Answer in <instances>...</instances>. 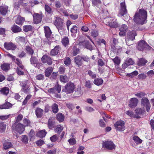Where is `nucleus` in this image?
Here are the masks:
<instances>
[{
    "instance_id": "nucleus-40",
    "label": "nucleus",
    "mask_w": 154,
    "mask_h": 154,
    "mask_svg": "<svg viewBox=\"0 0 154 154\" xmlns=\"http://www.w3.org/2000/svg\"><path fill=\"white\" fill-rule=\"evenodd\" d=\"M45 9L46 12L48 14H51L52 13L53 11L51 7L48 5H45Z\"/></svg>"
},
{
    "instance_id": "nucleus-14",
    "label": "nucleus",
    "mask_w": 154,
    "mask_h": 154,
    "mask_svg": "<svg viewBox=\"0 0 154 154\" xmlns=\"http://www.w3.org/2000/svg\"><path fill=\"white\" fill-rule=\"evenodd\" d=\"M138 102V100L136 98H131L130 100L129 106L132 108H134L137 106Z\"/></svg>"
},
{
    "instance_id": "nucleus-31",
    "label": "nucleus",
    "mask_w": 154,
    "mask_h": 154,
    "mask_svg": "<svg viewBox=\"0 0 154 154\" xmlns=\"http://www.w3.org/2000/svg\"><path fill=\"white\" fill-rule=\"evenodd\" d=\"M43 110L40 108H38L35 110V114L38 118H41L43 114Z\"/></svg>"
},
{
    "instance_id": "nucleus-18",
    "label": "nucleus",
    "mask_w": 154,
    "mask_h": 154,
    "mask_svg": "<svg viewBox=\"0 0 154 154\" xmlns=\"http://www.w3.org/2000/svg\"><path fill=\"white\" fill-rule=\"evenodd\" d=\"M22 86V89L23 91L26 93H29L30 92L29 86L26 85V83H21L20 84Z\"/></svg>"
},
{
    "instance_id": "nucleus-47",
    "label": "nucleus",
    "mask_w": 154,
    "mask_h": 154,
    "mask_svg": "<svg viewBox=\"0 0 154 154\" xmlns=\"http://www.w3.org/2000/svg\"><path fill=\"white\" fill-rule=\"evenodd\" d=\"M138 74V72L137 71L135 70L131 73H127L126 75L127 76L132 78L134 75H137Z\"/></svg>"
},
{
    "instance_id": "nucleus-52",
    "label": "nucleus",
    "mask_w": 154,
    "mask_h": 154,
    "mask_svg": "<svg viewBox=\"0 0 154 154\" xmlns=\"http://www.w3.org/2000/svg\"><path fill=\"white\" fill-rule=\"evenodd\" d=\"M91 35L94 38H96L98 35V32L95 30H92L91 32Z\"/></svg>"
},
{
    "instance_id": "nucleus-43",
    "label": "nucleus",
    "mask_w": 154,
    "mask_h": 154,
    "mask_svg": "<svg viewBox=\"0 0 154 154\" xmlns=\"http://www.w3.org/2000/svg\"><path fill=\"white\" fill-rule=\"evenodd\" d=\"M6 125L3 122L0 123V132H4L5 130Z\"/></svg>"
},
{
    "instance_id": "nucleus-32",
    "label": "nucleus",
    "mask_w": 154,
    "mask_h": 154,
    "mask_svg": "<svg viewBox=\"0 0 154 154\" xmlns=\"http://www.w3.org/2000/svg\"><path fill=\"white\" fill-rule=\"evenodd\" d=\"M103 83V80L101 78L95 79L94 81V84L97 86L102 85Z\"/></svg>"
},
{
    "instance_id": "nucleus-16",
    "label": "nucleus",
    "mask_w": 154,
    "mask_h": 154,
    "mask_svg": "<svg viewBox=\"0 0 154 154\" xmlns=\"http://www.w3.org/2000/svg\"><path fill=\"white\" fill-rule=\"evenodd\" d=\"M128 29V27L126 25H122L119 28L120 32L119 33V35L120 36H124L127 32Z\"/></svg>"
},
{
    "instance_id": "nucleus-56",
    "label": "nucleus",
    "mask_w": 154,
    "mask_h": 154,
    "mask_svg": "<svg viewBox=\"0 0 154 154\" xmlns=\"http://www.w3.org/2000/svg\"><path fill=\"white\" fill-rule=\"evenodd\" d=\"M134 40L126 38V42L127 45H131L134 44L133 40Z\"/></svg>"
},
{
    "instance_id": "nucleus-42",
    "label": "nucleus",
    "mask_w": 154,
    "mask_h": 154,
    "mask_svg": "<svg viewBox=\"0 0 154 154\" xmlns=\"http://www.w3.org/2000/svg\"><path fill=\"white\" fill-rule=\"evenodd\" d=\"M0 91L3 94L7 95L9 92V88L7 87H4Z\"/></svg>"
},
{
    "instance_id": "nucleus-34",
    "label": "nucleus",
    "mask_w": 154,
    "mask_h": 154,
    "mask_svg": "<svg viewBox=\"0 0 154 154\" xmlns=\"http://www.w3.org/2000/svg\"><path fill=\"white\" fill-rule=\"evenodd\" d=\"M62 43L65 46L68 45L69 43V40L68 38L67 37H64L62 40Z\"/></svg>"
},
{
    "instance_id": "nucleus-20",
    "label": "nucleus",
    "mask_w": 154,
    "mask_h": 154,
    "mask_svg": "<svg viewBox=\"0 0 154 154\" xmlns=\"http://www.w3.org/2000/svg\"><path fill=\"white\" fill-rule=\"evenodd\" d=\"M45 35L47 38H49L51 34V31L48 26H44Z\"/></svg>"
},
{
    "instance_id": "nucleus-35",
    "label": "nucleus",
    "mask_w": 154,
    "mask_h": 154,
    "mask_svg": "<svg viewBox=\"0 0 154 154\" xmlns=\"http://www.w3.org/2000/svg\"><path fill=\"white\" fill-rule=\"evenodd\" d=\"M51 108L53 112L54 113H57L59 110L58 106L57 104L55 103L53 104Z\"/></svg>"
},
{
    "instance_id": "nucleus-3",
    "label": "nucleus",
    "mask_w": 154,
    "mask_h": 154,
    "mask_svg": "<svg viewBox=\"0 0 154 154\" xmlns=\"http://www.w3.org/2000/svg\"><path fill=\"white\" fill-rule=\"evenodd\" d=\"M75 88L74 84L71 82H69L66 84L63 89L62 91L65 92L67 94L72 93L73 92Z\"/></svg>"
},
{
    "instance_id": "nucleus-46",
    "label": "nucleus",
    "mask_w": 154,
    "mask_h": 154,
    "mask_svg": "<svg viewBox=\"0 0 154 154\" xmlns=\"http://www.w3.org/2000/svg\"><path fill=\"white\" fill-rule=\"evenodd\" d=\"M64 63L67 66H69L71 63V60L69 57H66L64 58Z\"/></svg>"
},
{
    "instance_id": "nucleus-61",
    "label": "nucleus",
    "mask_w": 154,
    "mask_h": 154,
    "mask_svg": "<svg viewBox=\"0 0 154 154\" xmlns=\"http://www.w3.org/2000/svg\"><path fill=\"white\" fill-rule=\"evenodd\" d=\"M82 59L84 61L88 62L90 60V58L87 56L83 55L81 56Z\"/></svg>"
},
{
    "instance_id": "nucleus-39",
    "label": "nucleus",
    "mask_w": 154,
    "mask_h": 154,
    "mask_svg": "<svg viewBox=\"0 0 154 154\" xmlns=\"http://www.w3.org/2000/svg\"><path fill=\"white\" fill-rule=\"evenodd\" d=\"M64 116L61 113H59L57 115V119L59 122H63L64 119Z\"/></svg>"
},
{
    "instance_id": "nucleus-30",
    "label": "nucleus",
    "mask_w": 154,
    "mask_h": 154,
    "mask_svg": "<svg viewBox=\"0 0 154 154\" xmlns=\"http://www.w3.org/2000/svg\"><path fill=\"white\" fill-rule=\"evenodd\" d=\"M47 132L45 131V130H43L38 132L36 134V135L37 137L40 138H43L45 136Z\"/></svg>"
},
{
    "instance_id": "nucleus-62",
    "label": "nucleus",
    "mask_w": 154,
    "mask_h": 154,
    "mask_svg": "<svg viewBox=\"0 0 154 154\" xmlns=\"http://www.w3.org/2000/svg\"><path fill=\"white\" fill-rule=\"evenodd\" d=\"M30 121L29 120H28L27 119H24L23 120V124L24 125L23 126H24V127L25 128V127L26 126L29 125L30 124Z\"/></svg>"
},
{
    "instance_id": "nucleus-7",
    "label": "nucleus",
    "mask_w": 154,
    "mask_h": 154,
    "mask_svg": "<svg viewBox=\"0 0 154 154\" xmlns=\"http://www.w3.org/2000/svg\"><path fill=\"white\" fill-rule=\"evenodd\" d=\"M115 147L114 144L112 141H106L103 143V147L108 149H113L115 148Z\"/></svg>"
},
{
    "instance_id": "nucleus-5",
    "label": "nucleus",
    "mask_w": 154,
    "mask_h": 154,
    "mask_svg": "<svg viewBox=\"0 0 154 154\" xmlns=\"http://www.w3.org/2000/svg\"><path fill=\"white\" fill-rule=\"evenodd\" d=\"M141 103L142 105L143 106V107H145L146 111L147 112H149L151 107V105L148 99L146 97L142 98L141 100Z\"/></svg>"
},
{
    "instance_id": "nucleus-9",
    "label": "nucleus",
    "mask_w": 154,
    "mask_h": 154,
    "mask_svg": "<svg viewBox=\"0 0 154 154\" xmlns=\"http://www.w3.org/2000/svg\"><path fill=\"white\" fill-rule=\"evenodd\" d=\"M145 110L144 108L136 109L135 112V118H140L144 113Z\"/></svg>"
},
{
    "instance_id": "nucleus-2",
    "label": "nucleus",
    "mask_w": 154,
    "mask_h": 154,
    "mask_svg": "<svg viewBox=\"0 0 154 154\" xmlns=\"http://www.w3.org/2000/svg\"><path fill=\"white\" fill-rule=\"evenodd\" d=\"M54 24L60 34H63L64 31L63 20L59 17L56 18L54 22Z\"/></svg>"
},
{
    "instance_id": "nucleus-27",
    "label": "nucleus",
    "mask_w": 154,
    "mask_h": 154,
    "mask_svg": "<svg viewBox=\"0 0 154 154\" xmlns=\"http://www.w3.org/2000/svg\"><path fill=\"white\" fill-rule=\"evenodd\" d=\"M53 68L51 67H49L47 68L45 72V75L46 77L49 76L52 72Z\"/></svg>"
},
{
    "instance_id": "nucleus-53",
    "label": "nucleus",
    "mask_w": 154,
    "mask_h": 154,
    "mask_svg": "<svg viewBox=\"0 0 154 154\" xmlns=\"http://www.w3.org/2000/svg\"><path fill=\"white\" fill-rule=\"evenodd\" d=\"M125 62L128 65H133L134 63V62L131 58H128L126 59Z\"/></svg>"
},
{
    "instance_id": "nucleus-25",
    "label": "nucleus",
    "mask_w": 154,
    "mask_h": 154,
    "mask_svg": "<svg viewBox=\"0 0 154 154\" xmlns=\"http://www.w3.org/2000/svg\"><path fill=\"white\" fill-rule=\"evenodd\" d=\"M60 48L59 47V46H56L54 49L51 50V52L50 54L52 56H55L57 54L59 50H60Z\"/></svg>"
},
{
    "instance_id": "nucleus-41",
    "label": "nucleus",
    "mask_w": 154,
    "mask_h": 154,
    "mask_svg": "<svg viewBox=\"0 0 154 154\" xmlns=\"http://www.w3.org/2000/svg\"><path fill=\"white\" fill-rule=\"evenodd\" d=\"M1 67L3 70L6 71L9 69L10 65L8 63H4L1 65Z\"/></svg>"
},
{
    "instance_id": "nucleus-50",
    "label": "nucleus",
    "mask_w": 154,
    "mask_h": 154,
    "mask_svg": "<svg viewBox=\"0 0 154 154\" xmlns=\"http://www.w3.org/2000/svg\"><path fill=\"white\" fill-rule=\"evenodd\" d=\"M112 60L117 65H119L120 63V60L118 57H116L112 59Z\"/></svg>"
},
{
    "instance_id": "nucleus-28",
    "label": "nucleus",
    "mask_w": 154,
    "mask_h": 154,
    "mask_svg": "<svg viewBox=\"0 0 154 154\" xmlns=\"http://www.w3.org/2000/svg\"><path fill=\"white\" fill-rule=\"evenodd\" d=\"M11 30L14 33H17L20 32L21 30V29L18 26L14 25L11 27Z\"/></svg>"
},
{
    "instance_id": "nucleus-59",
    "label": "nucleus",
    "mask_w": 154,
    "mask_h": 154,
    "mask_svg": "<svg viewBox=\"0 0 154 154\" xmlns=\"http://www.w3.org/2000/svg\"><path fill=\"white\" fill-rule=\"evenodd\" d=\"M92 84V82L88 80L85 83V86L86 87L90 88L91 87V85Z\"/></svg>"
},
{
    "instance_id": "nucleus-22",
    "label": "nucleus",
    "mask_w": 154,
    "mask_h": 154,
    "mask_svg": "<svg viewBox=\"0 0 154 154\" xmlns=\"http://www.w3.org/2000/svg\"><path fill=\"white\" fill-rule=\"evenodd\" d=\"M8 6L3 5L0 7V13L3 15H5L8 11Z\"/></svg>"
},
{
    "instance_id": "nucleus-48",
    "label": "nucleus",
    "mask_w": 154,
    "mask_h": 154,
    "mask_svg": "<svg viewBox=\"0 0 154 154\" xmlns=\"http://www.w3.org/2000/svg\"><path fill=\"white\" fill-rule=\"evenodd\" d=\"M79 52V48L75 47H73L72 48V54L73 56H75Z\"/></svg>"
},
{
    "instance_id": "nucleus-64",
    "label": "nucleus",
    "mask_w": 154,
    "mask_h": 154,
    "mask_svg": "<svg viewBox=\"0 0 154 154\" xmlns=\"http://www.w3.org/2000/svg\"><path fill=\"white\" fill-rule=\"evenodd\" d=\"M138 77L139 79L143 80L145 79L146 76V74L144 73H141L138 75Z\"/></svg>"
},
{
    "instance_id": "nucleus-44",
    "label": "nucleus",
    "mask_w": 154,
    "mask_h": 154,
    "mask_svg": "<svg viewBox=\"0 0 154 154\" xmlns=\"http://www.w3.org/2000/svg\"><path fill=\"white\" fill-rule=\"evenodd\" d=\"M52 118H50L48 119V125L49 128H52L53 127L54 125L53 119H52Z\"/></svg>"
},
{
    "instance_id": "nucleus-15",
    "label": "nucleus",
    "mask_w": 154,
    "mask_h": 154,
    "mask_svg": "<svg viewBox=\"0 0 154 154\" xmlns=\"http://www.w3.org/2000/svg\"><path fill=\"white\" fill-rule=\"evenodd\" d=\"M148 45L144 41L142 40L140 41L137 46V48L140 51H143L144 48L147 46Z\"/></svg>"
},
{
    "instance_id": "nucleus-10",
    "label": "nucleus",
    "mask_w": 154,
    "mask_h": 154,
    "mask_svg": "<svg viewBox=\"0 0 154 154\" xmlns=\"http://www.w3.org/2000/svg\"><path fill=\"white\" fill-rule=\"evenodd\" d=\"M33 22L35 24H38L41 22L42 17V14L38 13H35L33 15Z\"/></svg>"
},
{
    "instance_id": "nucleus-24",
    "label": "nucleus",
    "mask_w": 154,
    "mask_h": 154,
    "mask_svg": "<svg viewBox=\"0 0 154 154\" xmlns=\"http://www.w3.org/2000/svg\"><path fill=\"white\" fill-rule=\"evenodd\" d=\"M31 64L36 66L38 63V59L35 57L32 56L30 59Z\"/></svg>"
},
{
    "instance_id": "nucleus-60",
    "label": "nucleus",
    "mask_w": 154,
    "mask_h": 154,
    "mask_svg": "<svg viewBox=\"0 0 154 154\" xmlns=\"http://www.w3.org/2000/svg\"><path fill=\"white\" fill-rule=\"evenodd\" d=\"M16 40L19 42H24L25 38L23 37L18 36L16 38Z\"/></svg>"
},
{
    "instance_id": "nucleus-63",
    "label": "nucleus",
    "mask_w": 154,
    "mask_h": 154,
    "mask_svg": "<svg viewBox=\"0 0 154 154\" xmlns=\"http://www.w3.org/2000/svg\"><path fill=\"white\" fill-rule=\"evenodd\" d=\"M44 78V76L42 74H38L36 76V78L37 80H43Z\"/></svg>"
},
{
    "instance_id": "nucleus-36",
    "label": "nucleus",
    "mask_w": 154,
    "mask_h": 154,
    "mask_svg": "<svg viewBox=\"0 0 154 154\" xmlns=\"http://www.w3.org/2000/svg\"><path fill=\"white\" fill-rule=\"evenodd\" d=\"M147 62V61L144 59H140L138 63V65L139 66H143L145 65Z\"/></svg>"
},
{
    "instance_id": "nucleus-21",
    "label": "nucleus",
    "mask_w": 154,
    "mask_h": 154,
    "mask_svg": "<svg viewBox=\"0 0 154 154\" xmlns=\"http://www.w3.org/2000/svg\"><path fill=\"white\" fill-rule=\"evenodd\" d=\"M137 35L136 32L134 31H129L128 33L126 38L134 40L135 36Z\"/></svg>"
},
{
    "instance_id": "nucleus-12",
    "label": "nucleus",
    "mask_w": 154,
    "mask_h": 154,
    "mask_svg": "<svg viewBox=\"0 0 154 154\" xmlns=\"http://www.w3.org/2000/svg\"><path fill=\"white\" fill-rule=\"evenodd\" d=\"M42 62L44 63H47L50 65L52 63V59L46 55H43L41 59Z\"/></svg>"
},
{
    "instance_id": "nucleus-57",
    "label": "nucleus",
    "mask_w": 154,
    "mask_h": 154,
    "mask_svg": "<svg viewBox=\"0 0 154 154\" xmlns=\"http://www.w3.org/2000/svg\"><path fill=\"white\" fill-rule=\"evenodd\" d=\"M126 113L131 117L135 118V114H134L132 111H128L126 112Z\"/></svg>"
},
{
    "instance_id": "nucleus-29",
    "label": "nucleus",
    "mask_w": 154,
    "mask_h": 154,
    "mask_svg": "<svg viewBox=\"0 0 154 154\" xmlns=\"http://www.w3.org/2000/svg\"><path fill=\"white\" fill-rule=\"evenodd\" d=\"M25 20L23 17L18 16L15 20V23L18 25H22Z\"/></svg>"
},
{
    "instance_id": "nucleus-26",
    "label": "nucleus",
    "mask_w": 154,
    "mask_h": 154,
    "mask_svg": "<svg viewBox=\"0 0 154 154\" xmlns=\"http://www.w3.org/2000/svg\"><path fill=\"white\" fill-rule=\"evenodd\" d=\"M13 145L12 143L8 141H6L3 143V147L5 150L7 149L12 147Z\"/></svg>"
},
{
    "instance_id": "nucleus-54",
    "label": "nucleus",
    "mask_w": 154,
    "mask_h": 154,
    "mask_svg": "<svg viewBox=\"0 0 154 154\" xmlns=\"http://www.w3.org/2000/svg\"><path fill=\"white\" fill-rule=\"evenodd\" d=\"M78 28L76 26H73L71 28L70 31L73 34H75L77 32Z\"/></svg>"
},
{
    "instance_id": "nucleus-45",
    "label": "nucleus",
    "mask_w": 154,
    "mask_h": 154,
    "mask_svg": "<svg viewBox=\"0 0 154 154\" xmlns=\"http://www.w3.org/2000/svg\"><path fill=\"white\" fill-rule=\"evenodd\" d=\"M63 129V127L60 125H57L55 129V132L56 133L60 134Z\"/></svg>"
},
{
    "instance_id": "nucleus-8",
    "label": "nucleus",
    "mask_w": 154,
    "mask_h": 154,
    "mask_svg": "<svg viewBox=\"0 0 154 154\" xmlns=\"http://www.w3.org/2000/svg\"><path fill=\"white\" fill-rule=\"evenodd\" d=\"M120 5V9L119 11V14L120 16H123L127 13L125 2H123L121 3Z\"/></svg>"
},
{
    "instance_id": "nucleus-38",
    "label": "nucleus",
    "mask_w": 154,
    "mask_h": 154,
    "mask_svg": "<svg viewBox=\"0 0 154 154\" xmlns=\"http://www.w3.org/2000/svg\"><path fill=\"white\" fill-rule=\"evenodd\" d=\"M32 29V27L30 25H26L23 26V30L26 32L31 31Z\"/></svg>"
},
{
    "instance_id": "nucleus-51",
    "label": "nucleus",
    "mask_w": 154,
    "mask_h": 154,
    "mask_svg": "<svg viewBox=\"0 0 154 154\" xmlns=\"http://www.w3.org/2000/svg\"><path fill=\"white\" fill-rule=\"evenodd\" d=\"M92 2L93 5L96 7L98 6L101 3L100 0H92Z\"/></svg>"
},
{
    "instance_id": "nucleus-49",
    "label": "nucleus",
    "mask_w": 154,
    "mask_h": 154,
    "mask_svg": "<svg viewBox=\"0 0 154 154\" xmlns=\"http://www.w3.org/2000/svg\"><path fill=\"white\" fill-rule=\"evenodd\" d=\"M133 140L137 144L141 143L142 140L137 136H134L133 138Z\"/></svg>"
},
{
    "instance_id": "nucleus-1",
    "label": "nucleus",
    "mask_w": 154,
    "mask_h": 154,
    "mask_svg": "<svg viewBox=\"0 0 154 154\" xmlns=\"http://www.w3.org/2000/svg\"><path fill=\"white\" fill-rule=\"evenodd\" d=\"M147 13L146 11L143 9H140L137 12L134 16V21L138 24H143L147 18Z\"/></svg>"
},
{
    "instance_id": "nucleus-19",
    "label": "nucleus",
    "mask_w": 154,
    "mask_h": 154,
    "mask_svg": "<svg viewBox=\"0 0 154 154\" xmlns=\"http://www.w3.org/2000/svg\"><path fill=\"white\" fill-rule=\"evenodd\" d=\"M78 45L85 47L86 45L88 43V41L85 40L83 36L81 37L79 40Z\"/></svg>"
},
{
    "instance_id": "nucleus-4",
    "label": "nucleus",
    "mask_w": 154,
    "mask_h": 154,
    "mask_svg": "<svg viewBox=\"0 0 154 154\" xmlns=\"http://www.w3.org/2000/svg\"><path fill=\"white\" fill-rule=\"evenodd\" d=\"M12 129H14L20 134H21L25 130V128L23 125L20 123H16L14 122L12 127Z\"/></svg>"
},
{
    "instance_id": "nucleus-58",
    "label": "nucleus",
    "mask_w": 154,
    "mask_h": 154,
    "mask_svg": "<svg viewBox=\"0 0 154 154\" xmlns=\"http://www.w3.org/2000/svg\"><path fill=\"white\" fill-rule=\"evenodd\" d=\"M88 74L91 77L92 79L95 78L96 76V74L93 72L91 70L88 71Z\"/></svg>"
},
{
    "instance_id": "nucleus-6",
    "label": "nucleus",
    "mask_w": 154,
    "mask_h": 154,
    "mask_svg": "<svg viewBox=\"0 0 154 154\" xmlns=\"http://www.w3.org/2000/svg\"><path fill=\"white\" fill-rule=\"evenodd\" d=\"M125 123L122 120L117 121L114 125L115 128L120 131H123L125 129Z\"/></svg>"
},
{
    "instance_id": "nucleus-17",
    "label": "nucleus",
    "mask_w": 154,
    "mask_h": 154,
    "mask_svg": "<svg viewBox=\"0 0 154 154\" xmlns=\"http://www.w3.org/2000/svg\"><path fill=\"white\" fill-rule=\"evenodd\" d=\"M82 60L81 56L79 55L77 56L74 58V61L75 63L78 66H81L83 64V62Z\"/></svg>"
},
{
    "instance_id": "nucleus-55",
    "label": "nucleus",
    "mask_w": 154,
    "mask_h": 154,
    "mask_svg": "<svg viewBox=\"0 0 154 154\" xmlns=\"http://www.w3.org/2000/svg\"><path fill=\"white\" fill-rule=\"evenodd\" d=\"M69 143L71 145H74L76 143V141L74 138H72L68 140Z\"/></svg>"
},
{
    "instance_id": "nucleus-33",
    "label": "nucleus",
    "mask_w": 154,
    "mask_h": 154,
    "mask_svg": "<svg viewBox=\"0 0 154 154\" xmlns=\"http://www.w3.org/2000/svg\"><path fill=\"white\" fill-rule=\"evenodd\" d=\"M26 50L27 54L30 55H32L34 51L28 45L26 46Z\"/></svg>"
},
{
    "instance_id": "nucleus-23",
    "label": "nucleus",
    "mask_w": 154,
    "mask_h": 154,
    "mask_svg": "<svg viewBox=\"0 0 154 154\" xmlns=\"http://www.w3.org/2000/svg\"><path fill=\"white\" fill-rule=\"evenodd\" d=\"M12 106V104L9 102L6 101L5 103L0 105V109H8L11 108Z\"/></svg>"
},
{
    "instance_id": "nucleus-11",
    "label": "nucleus",
    "mask_w": 154,
    "mask_h": 154,
    "mask_svg": "<svg viewBox=\"0 0 154 154\" xmlns=\"http://www.w3.org/2000/svg\"><path fill=\"white\" fill-rule=\"evenodd\" d=\"M106 25L109 26L110 27L113 28H116L118 26V24L116 22L112 21L113 20H111L110 18L107 17L106 19Z\"/></svg>"
},
{
    "instance_id": "nucleus-37",
    "label": "nucleus",
    "mask_w": 154,
    "mask_h": 154,
    "mask_svg": "<svg viewBox=\"0 0 154 154\" xmlns=\"http://www.w3.org/2000/svg\"><path fill=\"white\" fill-rule=\"evenodd\" d=\"M60 80L64 83H66L68 81V79L66 75H61L60 77Z\"/></svg>"
},
{
    "instance_id": "nucleus-13",
    "label": "nucleus",
    "mask_w": 154,
    "mask_h": 154,
    "mask_svg": "<svg viewBox=\"0 0 154 154\" xmlns=\"http://www.w3.org/2000/svg\"><path fill=\"white\" fill-rule=\"evenodd\" d=\"M4 46L8 50H14L16 48V46L11 42H5Z\"/></svg>"
}]
</instances>
